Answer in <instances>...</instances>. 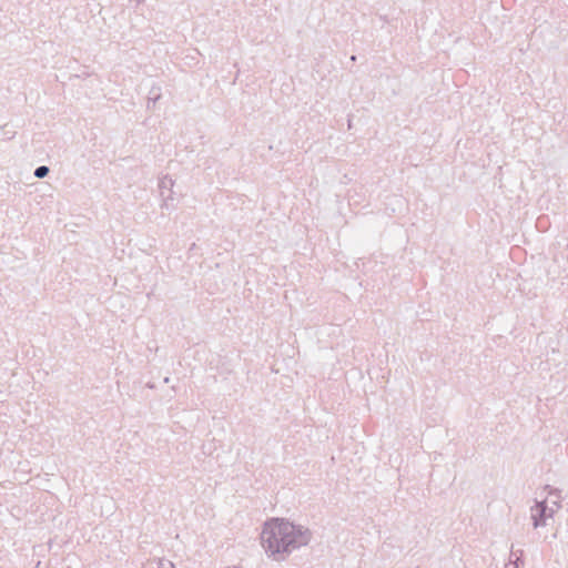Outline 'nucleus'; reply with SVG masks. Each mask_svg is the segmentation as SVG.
<instances>
[{
  "mask_svg": "<svg viewBox=\"0 0 568 568\" xmlns=\"http://www.w3.org/2000/svg\"><path fill=\"white\" fill-rule=\"evenodd\" d=\"M260 538L267 556L282 561L293 550L306 546L312 539V531L286 518L272 517L263 524Z\"/></svg>",
  "mask_w": 568,
  "mask_h": 568,
  "instance_id": "nucleus-1",
  "label": "nucleus"
},
{
  "mask_svg": "<svg viewBox=\"0 0 568 568\" xmlns=\"http://www.w3.org/2000/svg\"><path fill=\"white\" fill-rule=\"evenodd\" d=\"M174 185V181L170 176H163L159 182V189L161 191V195L163 196L165 204L168 205V201L172 200V186Z\"/></svg>",
  "mask_w": 568,
  "mask_h": 568,
  "instance_id": "nucleus-3",
  "label": "nucleus"
},
{
  "mask_svg": "<svg viewBox=\"0 0 568 568\" xmlns=\"http://www.w3.org/2000/svg\"><path fill=\"white\" fill-rule=\"evenodd\" d=\"M161 98V89L153 87L148 97V108H154L158 100Z\"/></svg>",
  "mask_w": 568,
  "mask_h": 568,
  "instance_id": "nucleus-5",
  "label": "nucleus"
},
{
  "mask_svg": "<svg viewBox=\"0 0 568 568\" xmlns=\"http://www.w3.org/2000/svg\"><path fill=\"white\" fill-rule=\"evenodd\" d=\"M545 489L548 490V497H550V504L551 506L550 507H554L555 508V513L560 509L561 507V501H560V491L552 488L551 486L547 485L545 487Z\"/></svg>",
  "mask_w": 568,
  "mask_h": 568,
  "instance_id": "nucleus-4",
  "label": "nucleus"
},
{
  "mask_svg": "<svg viewBox=\"0 0 568 568\" xmlns=\"http://www.w3.org/2000/svg\"><path fill=\"white\" fill-rule=\"evenodd\" d=\"M515 568H519V566H518V559H516V561H515Z\"/></svg>",
  "mask_w": 568,
  "mask_h": 568,
  "instance_id": "nucleus-8",
  "label": "nucleus"
},
{
  "mask_svg": "<svg viewBox=\"0 0 568 568\" xmlns=\"http://www.w3.org/2000/svg\"><path fill=\"white\" fill-rule=\"evenodd\" d=\"M142 2H144V0H129V3L131 6H135V7H138Z\"/></svg>",
  "mask_w": 568,
  "mask_h": 568,
  "instance_id": "nucleus-7",
  "label": "nucleus"
},
{
  "mask_svg": "<svg viewBox=\"0 0 568 568\" xmlns=\"http://www.w3.org/2000/svg\"><path fill=\"white\" fill-rule=\"evenodd\" d=\"M531 520L534 528L546 526L547 519L551 518L555 514V508L549 507L548 498L545 500H536L530 509Z\"/></svg>",
  "mask_w": 568,
  "mask_h": 568,
  "instance_id": "nucleus-2",
  "label": "nucleus"
},
{
  "mask_svg": "<svg viewBox=\"0 0 568 568\" xmlns=\"http://www.w3.org/2000/svg\"><path fill=\"white\" fill-rule=\"evenodd\" d=\"M169 381H170V378H169V377H165V378H164V382H165V383H169Z\"/></svg>",
  "mask_w": 568,
  "mask_h": 568,
  "instance_id": "nucleus-9",
  "label": "nucleus"
},
{
  "mask_svg": "<svg viewBox=\"0 0 568 568\" xmlns=\"http://www.w3.org/2000/svg\"><path fill=\"white\" fill-rule=\"evenodd\" d=\"M50 172V169L49 166L47 165H40L38 166L34 172H33V175L38 179H43L45 178Z\"/></svg>",
  "mask_w": 568,
  "mask_h": 568,
  "instance_id": "nucleus-6",
  "label": "nucleus"
}]
</instances>
